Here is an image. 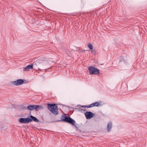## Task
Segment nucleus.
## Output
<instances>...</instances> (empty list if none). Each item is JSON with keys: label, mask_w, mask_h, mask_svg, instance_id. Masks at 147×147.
Wrapping results in <instances>:
<instances>
[{"label": "nucleus", "mask_w": 147, "mask_h": 147, "mask_svg": "<svg viewBox=\"0 0 147 147\" xmlns=\"http://www.w3.org/2000/svg\"><path fill=\"white\" fill-rule=\"evenodd\" d=\"M79 106H81L83 107L86 108V107L85 106H86V105H78L77 107H78Z\"/></svg>", "instance_id": "obj_18"}, {"label": "nucleus", "mask_w": 147, "mask_h": 147, "mask_svg": "<svg viewBox=\"0 0 147 147\" xmlns=\"http://www.w3.org/2000/svg\"><path fill=\"white\" fill-rule=\"evenodd\" d=\"M88 69L90 75H99L100 74L99 69L95 67L89 66L88 67Z\"/></svg>", "instance_id": "obj_3"}, {"label": "nucleus", "mask_w": 147, "mask_h": 147, "mask_svg": "<svg viewBox=\"0 0 147 147\" xmlns=\"http://www.w3.org/2000/svg\"><path fill=\"white\" fill-rule=\"evenodd\" d=\"M47 108L49 110L55 115L58 114V107L56 104L55 103H47Z\"/></svg>", "instance_id": "obj_2"}, {"label": "nucleus", "mask_w": 147, "mask_h": 147, "mask_svg": "<svg viewBox=\"0 0 147 147\" xmlns=\"http://www.w3.org/2000/svg\"><path fill=\"white\" fill-rule=\"evenodd\" d=\"M67 107H68V108H69V109H74V107H68V106H67Z\"/></svg>", "instance_id": "obj_19"}, {"label": "nucleus", "mask_w": 147, "mask_h": 147, "mask_svg": "<svg viewBox=\"0 0 147 147\" xmlns=\"http://www.w3.org/2000/svg\"><path fill=\"white\" fill-rule=\"evenodd\" d=\"M90 105V107L91 108L94 107L93 103H92Z\"/></svg>", "instance_id": "obj_20"}, {"label": "nucleus", "mask_w": 147, "mask_h": 147, "mask_svg": "<svg viewBox=\"0 0 147 147\" xmlns=\"http://www.w3.org/2000/svg\"><path fill=\"white\" fill-rule=\"evenodd\" d=\"M94 107H98L100 105V103L98 102H96L93 103Z\"/></svg>", "instance_id": "obj_14"}, {"label": "nucleus", "mask_w": 147, "mask_h": 147, "mask_svg": "<svg viewBox=\"0 0 147 147\" xmlns=\"http://www.w3.org/2000/svg\"><path fill=\"white\" fill-rule=\"evenodd\" d=\"M115 62V61H113V63H114Z\"/></svg>", "instance_id": "obj_24"}, {"label": "nucleus", "mask_w": 147, "mask_h": 147, "mask_svg": "<svg viewBox=\"0 0 147 147\" xmlns=\"http://www.w3.org/2000/svg\"><path fill=\"white\" fill-rule=\"evenodd\" d=\"M36 105H34V107H33V111H37V109H36Z\"/></svg>", "instance_id": "obj_17"}, {"label": "nucleus", "mask_w": 147, "mask_h": 147, "mask_svg": "<svg viewBox=\"0 0 147 147\" xmlns=\"http://www.w3.org/2000/svg\"><path fill=\"white\" fill-rule=\"evenodd\" d=\"M19 121L20 123L26 124L30 123L29 118H20L19 119Z\"/></svg>", "instance_id": "obj_6"}, {"label": "nucleus", "mask_w": 147, "mask_h": 147, "mask_svg": "<svg viewBox=\"0 0 147 147\" xmlns=\"http://www.w3.org/2000/svg\"><path fill=\"white\" fill-rule=\"evenodd\" d=\"M85 116L87 119H90L94 116V114L91 111H86L85 113Z\"/></svg>", "instance_id": "obj_5"}, {"label": "nucleus", "mask_w": 147, "mask_h": 147, "mask_svg": "<svg viewBox=\"0 0 147 147\" xmlns=\"http://www.w3.org/2000/svg\"><path fill=\"white\" fill-rule=\"evenodd\" d=\"M36 66V63L31 64L24 67L23 68V70L25 71H28L30 69H32L33 67H34V68Z\"/></svg>", "instance_id": "obj_7"}, {"label": "nucleus", "mask_w": 147, "mask_h": 147, "mask_svg": "<svg viewBox=\"0 0 147 147\" xmlns=\"http://www.w3.org/2000/svg\"><path fill=\"white\" fill-rule=\"evenodd\" d=\"M88 47L89 48V49L91 50V52H93L92 49H93V46L92 45L91 43H88L87 44Z\"/></svg>", "instance_id": "obj_13"}, {"label": "nucleus", "mask_w": 147, "mask_h": 147, "mask_svg": "<svg viewBox=\"0 0 147 147\" xmlns=\"http://www.w3.org/2000/svg\"><path fill=\"white\" fill-rule=\"evenodd\" d=\"M85 107H86V108H91L90 107V105H89L88 106L86 105V106H85Z\"/></svg>", "instance_id": "obj_21"}, {"label": "nucleus", "mask_w": 147, "mask_h": 147, "mask_svg": "<svg viewBox=\"0 0 147 147\" xmlns=\"http://www.w3.org/2000/svg\"><path fill=\"white\" fill-rule=\"evenodd\" d=\"M86 51L85 50H84L82 51V52H84L85 51Z\"/></svg>", "instance_id": "obj_22"}, {"label": "nucleus", "mask_w": 147, "mask_h": 147, "mask_svg": "<svg viewBox=\"0 0 147 147\" xmlns=\"http://www.w3.org/2000/svg\"><path fill=\"white\" fill-rule=\"evenodd\" d=\"M75 109H78V111L81 112H82L83 111H85V110L84 109H81L80 108L78 109V108H75Z\"/></svg>", "instance_id": "obj_16"}, {"label": "nucleus", "mask_w": 147, "mask_h": 147, "mask_svg": "<svg viewBox=\"0 0 147 147\" xmlns=\"http://www.w3.org/2000/svg\"><path fill=\"white\" fill-rule=\"evenodd\" d=\"M27 107H26L24 105H22L20 107V109L22 110H26L27 109Z\"/></svg>", "instance_id": "obj_15"}, {"label": "nucleus", "mask_w": 147, "mask_h": 147, "mask_svg": "<svg viewBox=\"0 0 147 147\" xmlns=\"http://www.w3.org/2000/svg\"><path fill=\"white\" fill-rule=\"evenodd\" d=\"M112 127V122L111 121L108 122L107 125V131L108 132H109L111 130V128Z\"/></svg>", "instance_id": "obj_9"}, {"label": "nucleus", "mask_w": 147, "mask_h": 147, "mask_svg": "<svg viewBox=\"0 0 147 147\" xmlns=\"http://www.w3.org/2000/svg\"><path fill=\"white\" fill-rule=\"evenodd\" d=\"M36 108L37 111L42 110L43 109V107L42 106L40 105H37Z\"/></svg>", "instance_id": "obj_12"}, {"label": "nucleus", "mask_w": 147, "mask_h": 147, "mask_svg": "<svg viewBox=\"0 0 147 147\" xmlns=\"http://www.w3.org/2000/svg\"><path fill=\"white\" fill-rule=\"evenodd\" d=\"M119 62H123L125 64H127V61L126 59H124L123 57L121 56L119 58Z\"/></svg>", "instance_id": "obj_10"}, {"label": "nucleus", "mask_w": 147, "mask_h": 147, "mask_svg": "<svg viewBox=\"0 0 147 147\" xmlns=\"http://www.w3.org/2000/svg\"><path fill=\"white\" fill-rule=\"evenodd\" d=\"M28 117L29 118L30 123L31 122L33 121L35 122H38L39 121L38 119L36 117H34L31 115H29Z\"/></svg>", "instance_id": "obj_8"}, {"label": "nucleus", "mask_w": 147, "mask_h": 147, "mask_svg": "<svg viewBox=\"0 0 147 147\" xmlns=\"http://www.w3.org/2000/svg\"><path fill=\"white\" fill-rule=\"evenodd\" d=\"M49 69V68H48V69H46L45 70V71H47V70H48V69Z\"/></svg>", "instance_id": "obj_23"}, {"label": "nucleus", "mask_w": 147, "mask_h": 147, "mask_svg": "<svg viewBox=\"0 0 147 147\" xmlns=\"http://www.w3.org/2000/svg\"><path fill=\"white\" fill-rule=\"evenodd\" d=\"M26 81V80H25L22 79H19L13 81L12 83L15 86H18L22 85L23 83H25V82H24Z\"/></svg>", "instance_id": "obj_4"}, {"label": "nucleus", "mask_w": 147, "mask_h": 147, "mask_svg": "<svg viewBox=\"0 0 147 147\" xmlns=\"http://www.w3.org/2000/svg\"><path fill=\"white\" fill-rule=\"evenodd\" d=\"M34 105H29L27 106V109L30 111H33Z\"/></svg>", "instance_id": "obj_11"}, {"label": "nucleus", "mask_w": 147, "mask_h": 147, "mask_svg": "<svg viewBox=\"0 0 147 147\" xmlns=\"http://www.w3.org/2000/svg\"><path fill=\"white\" fill-rule=\"evenodd\" d=\"M68 115L65 114L61 115V119L56 121H53L51 122H56L60 121H64L67 122L73 125L75 128H78L77 126L75 125L76 121L74 120L71 118Z\"/></svg>", "instance_id": "obj_1"}]
</instances>
